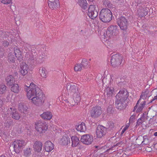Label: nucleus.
I'll return each instance as SVG.
<instances>
[{
    "instance_id": "f257e3e1",
    "label": "nucleus",
    "mask_w": 157,
    "mask_h": 157,
    "mask_svg": "<svg viewBox=\"0 0 157 157\" xmlns=\"http://www.w3.org/2000/svg\"><path fill=\"white\" fill-rule=\"evenodd\" d=\"M24 86L27 92V98L31 100V102L35 105H42L45 101V97L41 90L33 82L30 83L29 86L25 84Z\"/></svg>"
},
{
    "instance_id": "f03ea898",
    "label": "nucleus",
    "mask_w": 157,
    "mask_h": 157,
    "mask_svg": "<svg viewBox=\"0 0 157 157\" xmlns=\"http://www.w3.org/2000/svg\"><path fill=\"white\" fill-rule=\"evenodd\" d=\"M112 13L109 9H102L100 11L99 17L103 22L107 23L110 22L112 19Z\"/></svg>"
},
{
    "instance_id": "7ed1b4c3",
    "label": "nucleus",
    "mask_w": 157,
    "mask_h": 157,
    "mask_svg": "<svg viewBox=\"0 0 157 157\" xmlns=\"http://www.w3.org/2000/svg\"><path fill=\"white\" fill-rule=\"evenodd\" d=\"M35 129L39 134L45 133L48 129L47 124L44 121H38L35 123Z\"/></svg>"
},
{
    "instance_id": "20e7f679",
    "label": "nucleus",
    "mask_w": 157,
    "mask_h": 157,
    "mask_svg": "<svg viewBox=\"0 0 157 157\" xmlns=\"http://www.w3.org/2000/svg\"><path fill=\"white\" fill-rule=\"evenodd\" d=\"M102 112V109L101 107L99 106H95L92 108L90 112L92 117L97 118L101 114Z\"/></svg>"
},
{
    "instance_id": "39448f33",
    "label": "nucleus",
    "mask_w": 157,
    "mask_h": 157,
    "mask_svg": "<svg viewBox=\"0 0 157 157\" xmlns=\"http://www.w3.org/2000/svg\"><path fill=\"white\" fill-rule=\"evenodd\" d=\"M26 144L25 142L23 140H16L13 143L14 149L17 152H18L20 150H21L23 147Z\"/></svg>"
},
{
    "instance_id": "423d86ee",
    "label": "nucleus",
    "mask_w": 157,
    "mask_h": 157,
    "mask_svg": "<svg viewBox=\"0 0 157 157\" xmlns=\"http://www.w3.org/2000/svg\"><path fill=\"white\" fill-rule=\"evenodd\" d=\"M122 59V57L118 54L113 55L111 59V65L114 67L119 65L121 64Z\"/></svg>"
},
{
    "instance_id": "0eeeda50",
    "label": "nucleus",
    "mask_w": 157,
    "mask_h": 157,
    "mask_svg": "<svg viewBox=\"0 0 157 157\" xmlns=\"http://www.w3.org/2000/svg\"><path fill=\"white\" fill-rule=\"evenodd\" d=\"M148 10V9L145 5H142L139 6L136 14L138 17H144L147 15Z\"/></svg>"
},
{
    "instance_id": "6e6552de",
    "label": "nucleus",
    "mask_w": 157,
    "mask_h": 157,
    "mask_svg": "<svg viewBox=\"0 0 157 157\" xmlns=\"http://www.w3.org/2000/svg\"><path fill=\"white\" fill-rule=\"evenodd\" d=\"M93 136L89 134L84 135L81 136V141L83 144L89 145L91 144L93 142Z\"/></svg>"
},
{
    "instance_id": "1a4fd4ad",
    "label": "nucleus",
    "mask_w": 157,
    "mask_h": 157,
    "mask_svg": "<svg viewBox=\"0 0 157 157\" xmlns=\"http://www.w3.org/2000/svg\"><path fill=\"white\" fill-rule=\"evenodd\" d=\"M117 22L121 29L125 30L127 29L128 22L124 17L121 16L117 18Z\"/></svg>"
},
{
    "instance_id": "9d476101",
    "label": "nucleus",
    "mask_w": 157,
    "mask_h": 157,
    "mask_svg": "<svg viewBox=\"0 0 157 157\" xmlns=\"http://www.w3.org/2000/svg\"><path fill=\"white\" fill-rule=\"evenodd\" d=\"M128 96V92L124 89H122L120 90L117 94L116 98V99L125 101L127 99Z\"/></svg>"
},
{
    "instance_id": "9b49d317",
    "label": "nucleus",
    "mask_w": 157,
    "mask_h": 157,
    "mask_svg": "<svg viewBox=\"0 0 157 157\" xmlns=\"http://www.w3.org/2000/svg\"><path fill=\"white\" fill-rule=\"evenodd\" d=\"M88 15L89 17L91 19H94L97 17L98 13L96 10L95 6L91 5L88 8Z\"/></svg>"
},
{
    "instance_id": "f8f14e48",
    "label": "nucleus",
    "mask_w": 157,
    "mask_h": 157,
    "mask_svg": "<svg viewBox=\"0 0 157 157\" xmlns=\"http://www.w3.org/2000/svg\"><path fill=\"white\" fill-rule=\"evenodd\" d=\"M106 133V128L101 125H99L97 127L96 134L97 138H101L104 136Z\"/></svg>"
},
{
    "instance_id": "ddd939ff",
    "label": "nucleus",
    "mask_w": 157,
    "mask_h": 157,
    "mask_svg": "<svg viewBox=\"0 0 157 157\" xmlns=\"http://www.w3.org/2000/svg\"><path fill=\"white\" fill-rule=\"evenodd\" d=\"M14 37L12 35H10L7 37H6L5 39L2 41V45L4 48L8 47L9 44L15 42Z\"/></svg>"
},
{
    "instance_id": "4468645a",
    "label": "nucleus",
    "mask_w": 157,
    "mask_h": 157,
    "mask_svg": "<svg viewBox=\"0 0 157 157\" xmlns=\"http://www.w3.org/2000/svg\"><path fill=\"white\" fill-rule=\"evenodd\" d=\"M13 52L16 57L18 60L21 61L23 60L22 52L18 47L14 48Z\"/></svg>"
},
{
    "instance_id": "2eb2a0df",
    "label": "nucleus",
    "mask_w": 157,
    "mask_h": 157,
    "mask_svg": "<svg viewBox=\"0 0 157 157\" xmlns=\"http://www.w3.org/2000/svg\"><path fill=\"white\" fill-rule=\"evenodd\" d=\"M118 32V30L116 26H111L107 29L106 35L109 37H111L113 35H115Z\"/></svg>"
},
{
    "instance_id": "dca6fc26",
    "label": "nucleus",
    "mask_w": 157,
    "mask_h": 157,
    "mask_svg": "<svg viewBox=\"0 0 157 157\" xmlns=\"http://www.w3.org/2000/svg\"><path fill=\"white\" fill-rule=\"evenodd\" d=\"M43 144L40 141H36L33 144V147L35 153H40L42 150Z\"/></svg>"
},
{
    "instance_id": "f3484780",
    "label": "nucleus",
    "mask_w": 157,
    "mask_h": 157,
    "mask_svg": "<svg viewBox=\"0 0 157 157\" xmlns=\"http://www.w3.org/2000/svg\"><path fill=\"white\" fill-rule=\"evenodd\" d=\"M67 89L70 95L78 92V87L76 86L71 85L70 83L67 84Z\"/></svg>"
},
{
    "instance_id": "a211bd4d",
    "label": "nucleus",
    "mask_w": 157,
    "mask_h": 157,
    "mask_svg": "<svg viewBox=\"0 0 157 157\" xmlns=\"http://www.w3.org/2000/svg\"><path fill=\"white\" fill-rule=\"evenodd\" d=\"M70 138L67 135H63L59 141V144L63 146H67L70 143Z\"/></svg>"
},
{
    "instance_id": "6ab92c4d",
    "label": "nucleus",
    "mask_w": 157,
    "mask_h": 157,
    "mask_svg": "<svg viewBox=\"0 0 157 157\" xmlns=\"http://www.w3.org/2000/svg\"><path fill=\"white\" fill-rule=\"evenodd\" d=\"M48 6L52 10L57 9L59 5V0H48Z\"/></svg>"
},
{
    "instance_id": "aec40b11",
    "label": "nucleus",
    "mask_w": 157,
    "mask_h": 157,
    "mask_svg": "<svg viewBox=\"0 0 157 157\" xmlns=\"http://www.w3.org/2000/svg\"><path fill=\"white\" fill-rule=\"evenodd\" d=\"M88 62L85 60H82L81 63L76 64L74 68V70L75 71H80L83 67H85L88 65Z\"/></svg>"
},
{
    "instance_id": "412c9836",
    "label": "nucleus",
    "mask_w": 157,
    "mask_h": 157,
    "mask_svg": "<svg viewBox=\"0 0 157 157\" xmlns=\"http://www.w3.org/2000/svg\"><path fill=\"white\" fill-rule=\"evenodd\" d=\"M29 67L27 64L24 63H22L20 66V71L22 75L24 76L28 73Z\"/></svg>"
},
{
    "instance_id": "4be33fe9",
    "label": "nucleus",
    "mask_w": 157,
    "mask_h": 157,
    "mask_svg": "<svg viewBox=\"0 0 157 157\" xmlns=\"http://www.w3.org/2000/svg\"><path fill=\"white\" fill-rule=\"evenodd\" d=\"M149 91L148 90H146L145 91L143 92L141 95L140 96V98L138 101L136 105L135 106L134 109H135L136 107L138 106V105L140 102V100L141 99L144 100L147 97H150L151 96V95L149 94Z\"/></svg>"
},
{
    "instance_id": "5701e85b",
    "label": "nucleus",
    "mask_w": 157,
    "mask_h": 157,
    "mask_svg": "<svg viewBox=\"0 0 157 157\" xmlns=\"http://www.w3.org/2000/svg\"><path fill=\"white\" fill-rule=\"evenodd\" d=\"M71 146L73 147H77L79 144L80 141L79 138L76 136H72L71 137Z\"/></svg>"
},
{
    "instance_id": "b1692460",
    "label": "nucleus",
    "mask_w": 157,
    "mask_h": 157,
    "mask_svg": "<svg viewBox=\"0 0 157 157\" xmlns=\"http://www.w3.org/2000/svg\"><path fill=\"white\" fill-rule=\"evenodd\" d=\"M41 117L45 120H50L52 117V113L49 111L44 112L40 115Z\"/></svg>"
},
{
    "instance_id": "393cba45",
    "label": "nucleus",
    "mask_w": 157,
    "mask_h": 157,
    "mask_svg": "<svg viewBox=\"0 0 157 157\" xmlns=\"http://www.w3.org/2000/svg\"><path fill=\"white\" fill-rule=\"evenodd\" d=\"M45 150L48 152H49L54 149L53 144L50 141H48L46 142L44 144Z\"/></svg>"
},
{
    "instance_id": "a878e982",
    "label": "nucleus",
    "mask_w": 157,
    "mask_h": 157,
    "mask_svg": "<svg viewBox=\"0 0 157 157\" xmlns=\"http://www.w3.org/2000/svg\"><path fill=\"white\" fill-rule=\"evenodd\" d=\"M106 94L108 97H112L116 93L115 90L113 87H108L105 89Z\"/></svg>"
},
{
    "instance_id": "bb28decb",
    "label": "nucleus",
    "mask_w": 157,
    "mask_h": 157,
    "mask_svg": "<svg viewBox=\"0 0 157 157\" xmlns=\"http://www.w3.org/2000/svg\"><path fill=\"white\" fill-rule=\"evenodd\" d=\"M0 136L4 141L6 142H7L11 140V136L9 133L4 132L3 133L1 134Z\"/></svg>"
},
{
    "instance_id": "cd10ccee",
    "label": "nucleus",
    "mask_w": 157,
    "mask_h": 157,
    "mask_svg": "<svg viewBox=\"0 0 157 157\" xmlns=\"http://www.w3.org/2000/svg\"><path fill=\"white\" fill-rule=\"evenodd\" d=\"M39 73L41 77L44 78H46L47 72L46 69L45 67H40L39 70Z\"/></svg>"
},
{
    "instance_id": "c85d7f7f",
    "label": "nucleus",
    "mask_w": 157,
    "mask_h": 157,
    "mask_svg": "<svg viewBox=\"0 0 157 157\" xmlns=\"http://www.w3.org/2000/svg\"><path fill=\"white\" fill-rule=\"evenodd\" d=\"M10 90L12 92L14 93H18L20 91L18 84L15 83L12 84L11 86Z\"/></svg>"
},
{
    "instance_id": "c756f323",
    "label": "nucleus",
    "mask_w": 157,
    "mask_h": 157,
    "mask_svg": "<svg viewBox=\"0 0 157 157\" xmlns=\"http://www.w3.org/2000/svg\"><path fill=\"white\" fill-rule=\"evenodd\" d=\"M115 102L116 107L118 109H121L124 108L125 101H123L121 100L116 99Z\"/></svg>"
},
{
    "instance_id": "7c9ffc66",
    "label": "nucleus",
    "mask_w": 157,
    "mask_h": 157,
    "mask_svg": "<svg viewBox=\"0 0 157 157\" xmlns=\"http://www.w3.org/2000/svg\"><path fill=\"white\" fill-rule=\"evenodd\" d=\"M10 109L11 111H12V117L14 119L19 120L21 116L16 111L15 109H14V108H10Z\"/></svg>"
},
{
    "instance_id": "2f4dec72",
    "label": "nucleus",
    "mask_w": 157,
    "mask_h": 157,
    "mask_svg": "<svg viewBox=\"0 0 157 157\" xmlns=\"http://www.w3.org/2000/svg\"><path fill=\"white\" fill-rule=\"evenodd\" d=\"M72 96L74 102L78 103L80 100V94L78 92L71 95Z\"/></svg>"
},
{
    "instance_id": "473e14b6",
    "label": "nucleus",
    "mask_w": 157,
    "mask_h": 157,
    "mask_svg": "<svg viewBox=\"0 0 157 157\" xmlns=\"http://www.w3.org/2000/svg\"><path fill=\"white\" fill-rule=\"evenodd\" d=\"M76 129L78 131L84 132L86 130V127L85 124L83 122L76 127Z\"/></svg>"
},
{
    "instance_id": "72a5a7b5",
    "label": "nucleus",
    "mask_w": 157,
    "mask_h": 157,
    "mask_svg": "<svg viewBox=\"0 0 157 157\" xmlns=\"http://www.w3.org/2000/svg\"><path fill=\"white\" fill-rule=\"evenodd\" d=\"M78 4L84 10L86 8L87 3L86 0H78Z\"/></svg>"
},
{
    "instance_id": "f704fd0d",
    "label": "nucleus",
    "mask_w": 157,
    "mask_h": 157,
    "mask_svg": "<svg viewBox=\"0 0 157 157\" xmlns=\"http://www.w3.org/2000/svg\"><path fill=\"white\" fill-rule=\"evenodd\" d=\"M7 60L10 63H13L15 62V58L12 52H10L8 54Z\"/></svg>"
},
{
    "instance_id": "c9c22d12",
    "label": "nucleus",
    "mask_w": 157,
    "mask_h": 157,
    "mask_svg": "<svg viewBox=\"0 0 157 157\" xmlns=\"http://www.w3.org/2000/svg\"><path fill=\"white\" fill-rule=\"evenodd\" d=\"M18 110L21 112L23 113H26L27 112V110L28 109L27 107L24 105L22 103H20L19 105Z\"/></svg>"
},
{
    "instance_id": "e433bc0d",
    "label": "nucleus",
    "mask_w": 157,
    "mask_h": 157,
    "mask_svg": "<svg viewBox=\"0 0 157 157\" xmlns=\"http://www.w3.org/2000/svg\"><path fill=\"white\" fill-rule=\"evenodd\" d=\"M75 134V130L73 128H70L68 129L65 132L64 135H67V136L71 138L72 135Z\"/></svg>"
},
{
    "instance_id": "4c0bfd02",
    "label": "nucleus",
    "mask_w": 157,
    "mask_h": 157,
    "mask_svg": "<svg viewBox=\"0 0 157 157\" xmlns=\"http://www.w3.org/2000/svg\"><path fill=\"white\" fill-rule=\"evenodd\" d=\"M14 78L11 75H9L6 77V80L8 84H10L12 83L14 80Z\"/></svg>"
},
{
    "instance_id": "58836bf2",
    "label": "nucleus",
    "mask_w": 157,
    "mask_h": 157,
    "mask_svg": "<svg viewBox=\"0 0 157 157\" xmlns=\"http://www.w3.org/2000/svg\"><path fill=\"white\" fill-rule=\"evenodd\" d=\"M6 87L5 85L2 84L0 85V94H2L5 93Z\"/></svg>"
},
{
    "instance_id": "ea45409f",
    "label": "nucleus",
    "mask_w": 157,
    "mask_h": 157,
    "mask_svg": "<svg viewBox=\"0 0 157 157\" xmlns=\"http://www.w3.org/2000/svg\"><path fill=\"white\" fill-rule=\"evenodd\" d=\"M31 150L30 148H27L24 151V155L26 157H29L31 154Z\"/></svg>"
},
{
    "instance_id": "a19ab883",
    "label": "nucleus",
    "mask_w": 157,
    "mask_h": 157,
    "mask_svg": "<svg viewBox=\"0 0 157 157\" xmlns=\"http://www.w3.org/2000/svg\"><path fill=\"white\" fill-rule=\"evenodd\" d=\"M146 104V102L145 101H143V103L140 104V105L138 107L137 109L136 110V112H140L143 109L144 106Z\"/></svg>"
},
{
    "instance_id": "79ce46f5",
    "label": "nucleus",
    "mask_w": 157,
    "mask_h": 157,
    "mask_svg": "<svg viewBox=\"0 0 157 157\" xmlns=\"http://www.w3.org/2000/svg\"><path fill=\"white\" fill-rule=\"evenodd\" d=\"M25 58L26 59L29 60L32 59L33 57V55L31 54L29 52H27L25 54Z\"/></svg>"
},
{
    "instance_id": "37998d69",
    "label": "nucleus",
    "mask_w": 157,
    "mask_h": 157,
    "mask_svg": "<svg viewBox=\"0 0 157 157\" xmlns=\"http://www.w3.org/2000/svg\"><path fill=\"white\" fill-rule=\"evenodd\" d=\"M5 51L4 49L0 46V57H2L4 56Z\"/></svg>"
},
{
    "instance_id": "c03bdc74",
    "label": "nucleus",
    "mask_w": 157,
    "mask_h": 157,
    "mask_svg": "<svg viewBox=\"0 0 157 157\" xmlns=\"http://www.w3.org/2000/svg\"><path fill=\"white\" fill-rule=\"evenodd\" d=\"M1 2L4 4H10L12 2V0H2Z\"/></svg>"
},
{
    "instance_id": "a18cd8bd",
    "label": "nucleus",
    "mask_w": 157,
    "mask_h": 157,
    "mask_svg": "<svg viewBox=\"0 0 157 157\" xmlns=\"http://www.w3.org/2000/svg\"><path fill=\"white\" fill-rule=\"evenodd\" d=\"M104 4L106 6L109 8L110 7V6H111V5L110 2L108 1H105L104 2Z\"/></svg>"
},
{
    "instance_id": "49530a36",
    "label": "nucleus",
    "mask_w": 157,
    "mask_h": 157,
    "mask_svg": "<svg viewBox=\"0 0 157 157\" xmlns=\"http://www.w3.org/2000/svg\"><path fill=\"white\" fill-rule=\"evenodd\" d=\"M114 124L112 122H110L109 124V129L110 130L114 128Z\"/></svg>"
},
{
    "instance_id": "de8ad7c7",
    "label": "nucleus",
    "mask_w": 157,
    "mask_h": 157,
    "mask_svg": "<svg viewBox=\"0 0 157 157\" xmlns=\"http://www.w3.org/2000/svg\"><path fill=\"white\" fill-rule=\"evenodd\" d=\"M129 127V125L128 124H127L125 125V126L123 128L121 131V134H123L124 133V132L126 131V130Z\"/></svg>"
},
{
    "instance_id": "09e8293b",
    "label": "nucleus",
    "mask_w": 157,
    "mask_h": 157,
    "mask_svg": "<svg viewBox=\"0 0 157 157\" xmlns=\"http://www.w3.org/2000/svg\"><path fill=\"white\" fill-rule=\"evenodd\" d=\"M145 137H146V136H144L143 137L144 138V140L142 142V143H143V144H147V143H148V139L146 138Z\"/></svg>"
},
{
    "instance_id": "8fccbe9b",
    "label": "nucleus",
    "mask_w": 157,
    "mask_h": 157,
    "mask_svg": "<svg viewBox=\"0 0 157 157\" xmlns=\"http://www.w3.org/2000/svg\"><path fill=\"white\" fill-rule=\"evenodd\" d=\"M142 120L141 118H139L137 122V124L138 125H140V124H142Z\"/></svg>"
},
{
    "instance_id": "3c124183",
    "label": "nucleus",
    "mask_w": 157,
    "mask_h": 157,
    "mask_svg": "<svg viewBox=\"0 0 157 157\" xmlns=\"http://www.w3.org/2000/svg\"><path fill=\"white\" fill-rule=\"evenodd\" d=\"M6 99H7V101H9L11 99V95L10 94H8L7 96Z\"/></svg>"
},
{
    "instance_id": "603ef678",
    "label": "nucleus",
    "mask_w": 157,
    "mask_h": 157,
    "mask_svg": "<svg viewBox=\"0 0 157 157\" xmlns=\"http://www.w3.org/2000/svg\"><path fill=\"white\" fill-rule=\"evenodd\" d=\"M9 116V114L8 113H7V114H4V115H2V117L5 118L6 117H8Z\"/></svg>"
},
{
    "instance_id": "864d4df0",
    "label": "nucleus",
    "mask_w": 157,
    "mask_h": 157,
    "mask_svg": "<svg viewBox=\"0 0 157 157\" xmlns=\"http://www.w3.org/2000/svg\"><path fill=\"white\" fill-rule=\"evenodd\" d=\"M157 99V95L156 96H155L154 97L153 100Z\"/></svg>"
},
{
    "instance_id": "5fc2aeb1",
    "label": "nucleus",
    "mask_w": 157,
    "mask_h": 157,
    "mask_svg": "<svg viewBox=\"0 0 157 157\" xmlns=\"http://www.w3.org/2000/svg\"><path fill=\"white\" fill-rule=\"evenodd\" d=\"M154 135L155 136H157V132H156L154 133Z\"/></svg>"
},
{
    "instance_id": "6e6d98bb",
    "label": "nucleus",
    "mask_w": 157,
    "mask_h": 157,
    "mask_svg": "<svg viewBox=\"0 0 157 157\" xmlns=\"http://www.w3.org/2000/svg\"><path fill=\"white\" fill-rule=\"evenodd\" d=\"M11 124V122H9V123H8V124H9V126H8V127L9 128V125L10 124Z\"/></svg>"
},
{
    "instance_id": "4d7b16f0",
    "label": "nucleus",
    "mask_w": 157,
    "mask_h": 157,
    "mask_svg": "<svg viewBox=\"0 0 157 157\" xmlns=\"http://www.w3.org/2000/svg\"><path fill=\"white\" fill-rule=\"evenodd\" d=\"M94 0H88V1L90 2H93Z\"/></svg>"
},
{
    "instance_id": "13d9d810",
    "label": "nucleus",
    "mask_w": 157,
    "mask_h": 157,
    "mask_svg": "<svg viewBox=\"0 0 157 157\" xmlns=\"http://www.w3.org/2000/svg\"><path fill=\"white\" fill-rule=\"evenodd\" d=\"M0 157H6L4 155H1L0 156Z\"/></svg>"
},
{
    "instance_id": "bf43d9fd",
    "label": "nucleus",
    "mask_w": 157,
    "mask_h": 157,
    "mask_svg": "<svg viewBox=\"0 0 157 157\" xmlns=\"http://www.w3.org/2000/svg\"><path fill=\"white\" fill-rule=\"evenodd\" d=\"M17 132L18 133H20L21 132V131H20L19 132V131H18Z\"/></svg>"
},
{
    "instance_id": "052dcab7",
    "label": "nucleus",
    "mask_w": 157,
    "mask_h": 157,
    "mask_svg": "<svg viewBox=\"0 0 157 157\" xmlns=\"http://www.w3.org/2000/svg\"><path fill=\"white\" fill-rule=\"evenodd\" d=\"M5 127H8V125H5Z\"/></svg>"
}]
</instances>
